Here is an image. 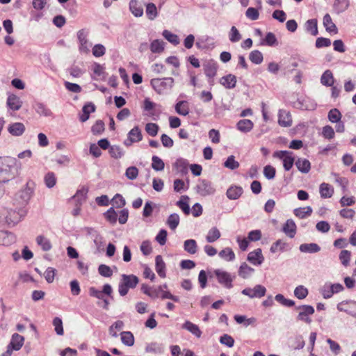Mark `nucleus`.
<instances>
[{
  "label": "nucleus",
  "instance_id": "f257e3e1",
  "mask_svg": "<svg viewBox=\"0 0 356 356\" xmlns=\"http://www.w3.org/2000/svg\"><path fill=\"white\" fill-rule=\"evenodd\" d=\"M21 163L15 158L0 157V183H6L14 179L19 173Z\"/></svg>",
  "mask_w": 356,
  "mask_h": 356
},
{
  "label": "nucleus",
  "instance_id": "f03ea898",
  "mask_svg": "<svg viewBox=\"0 0 356 356\" xmlns=\"http://www.w3.org/2000/svg\"><path fill=\"white\" fill-rule=\"evenodd\" d=\"M26 212L22 207L13 208L2 207L0 208V222L9 225H15L25 216Z\"/></svg>",
  "mask_w": 356,
  "mask_h": 356
},
{
  "label": "nucleus",
  "instance_id": "7ed1b4c3",
  "mask_svg": "<svg viewBox=\"0 0 356 356\" xmlns=\"http://www.w3.org/2000/svg\"><path fill=\"white\" fill-rule=\"evenodd\" d=\"M150 83L158 94L165 95L172 88L175 80L172 77L155 78L151 80Z\"/></svg>",
  "mask_w": 356,
  "mask_h": 356
},
{
  "label": "nucleus",
  "instance_id": "20e7f679",
  "mask_svg": "<svg viewBox=\"0 0 356 356\" xmlns=\"http://www.w3.org/2000/svg\"><path fill=\"white\" fill-rule=\"evenodd\" d=\"M35 186L34 181L29 180L25 186L16 194V200L19 201L20 207L28 204L34 193Z\"/></svg>",
  "mask_w": 356,
  "mask_h": 356
},
{
  "label": "nucleus",
  "instance_id": "39448f33",
  "mask_svg": "<svg viewBox=\"0 0 356 356\" xmlns=\"http://www.w3.org/2000/svg\"><path fill=\"white\" fill-rule=\"evenodd\" d=\"M273 157L282 159L283 161V166L286 171H289L295 161V159L293 156V152L289 151H276L273 153Z\"/></svg>",
  "mask_w": 356,
  "mask_h": 356
},
{
  "label": "nucleus",
  "instance_id": "423d86ee",
  "mask_svg": "<svg viewBox=\"0 0 356 356\" xmlns=\"http://www.w3.org/2000/svg\"><path fill=\"white\" fill-rule=\"evenodd\" d=\"M296 310L298 312L297 320L305 322L307 324L312 323L311 316L314 313V308L312 306L303 305L296 307Z\"/></svg>",
  "mask_w": 356,
  "mask_h": 356
},
{
  "label": "nucleus",
  "instance_id": "0eeeda50",
  "mask_svg": "<svg viewBox=\"0 0 356 356\" xmlns=\"http://www.w3.org/2000/svg\"><path fill=\"white\" fill-rule=\"evenodd\" d=\"M24 338L17 333L13 334L11 341L7 346V350L1 356H10L13 350H19L23 346Z\"/></svg>",
  "mask_w": 356,
  "mask_h": 356
},
{
  "label": "nucleus",
  "instance_id": "6e6552de",
  "mask_svg": "<svg viewBox=\"0 0 356 356\" xmlns=\"http://www.w3.org/2000/svg\"><path fill=\"white\" fill-rule=\"evenodd\" d=\"M215 188L210 181L206 179L200 180L196 185V191L202 196H207L215 193Z\"/></svg>",
  "mask_w": 356,
  "mask_h": 356
},
{
  "label": "nucleus",
  "instance_id": "1a4fd4ad",
  "mask_svg": "<svg viewBox=\"0 0 356 356\" xmlns=\"http://www.w3.org/2000/svg\"><path fill=\"white\" fill-rule=\"evenodd\" d=\"M266 292V288L260 284L256 285L254 288H245L242 291V293L250 298H261L265 296Z\"/></svg>",
  "mask_w": 356,
  "mask_h": 356
},
{
  "label": "nucleus",
  "instance_id": "9d476101",
  "mask_svg": "<svg viewBox=\"0 0 356 356\" xmlns=\"http://www.w3.org/2000/svg\"><path fill=\"white\" fill-rule=\"evenodd\" d=\"M214 274L216 276L218 282L222 284L227 289H231L232 287L233 279L229 273L218 269L214 271Z\"/></svg>",
  "mask_w": 356,
  "mask_h": 356
},
{
  "label": "nucleus",
  "instance_id": "9b49d317",
  "mask_svg": "<svg viewBox=\"0 0 356 356\" xmlns=\"http://www.w3.org/2000/svg\"><path fill=\"white\" fill-rule=\"evenodd\" d=\"M112 293H113L112 287L108 284H106L104 285L103 290L102 291L97 290L95 287H90L89 289V295L90 296L97 298L100 300L104 299V294L111 296Z\"/></svg>",
  "mask_w": 356,
  "mask_h": 356
},
{
  "label": "nucleus",
  "instance_id": "f8f14e48",
  "mask_svg": "<svg viewBox=\"0 0 356 356\" xmlns=\"http://www.w3.org/2000/svg\"><path fill=\"white\" fill-rule=\"evenodd\" d=\"M143 136L140 131V129L138 126L134 127L128 133V138L124 141V144L126 146H130L134 143L139 142L142 140Z\"/></svg>",
  "mask_w": 356,
  "mask_h": 356
},
{
  "label": "nucleus",
  "instance_id": "ddd939ff",
  "mask_svg": "<svg viewBox=\"0 0 356 356\" xmlns=\"http://www.w3.org/2000/svg\"><path fill=\"white\" fill-rule=\"evenodd\" d=\"M88 32L85 29L79 30L77 33V38L79 42V51L82 53L89 52V44L87 40Z\"/></svg>",
  "mask_w": 356,
  "mask_h": 356
},
{
  "label": "nucleus",
  "instance_id": "4468645a",
  "mask_svg": "<svg viewBox=\"0 0 356 356\" xmlns=\"http://www.w3.org/2000/svg\"><path fill=\"white\" fill-rule=\"evenodd\" d=\"M337 309L356 317V301L341 302L337 305Z\"/></svg>",
  "mask_w": 356,
  "mask_h": 356
},
{
  "label": "nucleus",
  "instance_id": "2eb2a0df",
  "mask_svg": "<svg viewBox=\"0 0 356 356\" xmlns=\"http://www.w3.org/2000/svg\"><path fill=\"white\" fill-rule=\"evenodd\" d=\"M278 123L284 127H290L292 124V118L290 112L281 109L278 113Z\"/></svg>",
  "mask_w": 356,
  "mask_h": 356
},
{
  "label": "nucleus",
  "instance_id": "dca6fc26",
  "mask_svg": "<svg viewBox=\"0 0 356 356\" xmlns=\"http://www.w3.org/2000/svg\"><path fill=\"white\" fill-rule=\"evenodd\" d=\"M248 260L254 265H261L264 260L261 250L258 248L250 252L248 255Z\"/></svg>",
  "mask_w": 356,
  "mask_h": 356
},
{
  "label": "nucleus",
  "instance_id": "f3484780",
  "mask_svg": "<svg viewBox=\"0 0 356 356\" xmlns=\"http://www.w3.org/2000/svg\"><path fill=\"white\" fill-rule=\"evenodd\" d=\"M8 131L13 136H19L25 131V126L23 123L15 122L8 126Z\"/></svg>",
  "mask_w": 356,
  "mask_h": 356
},
{
  "label": "nucleus",
  "instance_id": "a211bd4d",
  "mask_svg": "<svg viewBox=\"0 0 356 356\" xmlns=\"http://www.w3.org/2000/svg\"><path fill=\"white\" fill-rule=\"evenodd\" d=\"M220 83L225 88H234L236 84V77L232 74H227L220 79Z\"/></svg>",
  "mask_w": 356,
  "mask_h": 356
},
{
  "label": "nucleus",
  "instance_id": "6ab92c4d",
  "mask_svg": "<svg viewBox=\"0 0 356 356\" xmlns=\"http://www.w3.org/2000/svg\"><path fill=\"white\" fill-rule=\"evenodd\" d=\"M323 23L327 32L334 34H337L338 33L337 27L332 22V17L329 14H325L324 15Z\"/></svg>",
  "mask_w": 356,
  "mask_h": 356
},
{
  "label": "nucleus",
  "instance_id": "aec40b11",
  "mask_svg": "<svg viewBox=\"0 0 356 356\" xmlns=\"http://www.w3.org/2000/svg\"><path fill=\"white\" fill-rule=\"evenodd\" d=\"M121 282L129 289H134L138 284L139 280L134 275H122Z\"/></svg>",
  "mask_w": 356,
  "mask_h": 356
},
{
  "label": "nucleus",
  "instance_id": "412c9836",
  "mask_svg": "<svg viewBox=\"0 0 356 356\" xmlns=\"http://www.w3.org/2000/svg\"><path fill=\"white\" fill-rule=\"evenodd\" d=\"M15 241V236L13 233L0 230V245H9Z\"/></svg>",
  "mask_w": 356,
  "mask_h": 356
},
{
  "label": "nucleus",
  "instance_id": "4be33fe9",
  "mask_svg": "<svg viewBox=\"0 0 356 356\" xmlns=\"http://www.w3.org/2000/svg\"><path fill=\"white\" fill-rule=\"evenodd\" d=\"M295 164L298 169L302 173H307L311 169V163L309 160L302 158H298Z\"/></svg>",
  "mask_w": 356,
  "mask_h": 356
},
{
  "label": "nucleus",
  "instance_id": "5701e85b",
  "mask_svg": "<svg viewBox=\"0 0 356 356\" xmlns=\"http://www.w3.org/2000/svg\"><path fill=\"white\" fill-rule=\"evenodd\" d=\"M284 232L290 238H293L296 232V225L293 220H287L283 227Z\"/></svg>",
  "mask_w": 356,
  "mask_h": 356
},
{
  "label": "nucleus",
  "instance_id": "b1692460",
  "mask_svg": "<svg viewBox=\"0 0 356 356\" xmlns=\"http://www.w3.org/2000/svg\"><path fill=\"white\" fill-rule=\"evenodd\" d=\"M319 191L322 198H330L334 193V188L327 183H322L320 185Z\"/></svg>",
  "mask_w": 356,
  "mask_h": 356
},
{
  "label": "nucleus",
  "instance_id": "393cba45",
  "mask_svg": "<svg viewBox=\"0 0 356 356\" xmlns=\"http://www.w3.org/2000/svg\"><path fill=\"white\" fill-rule=\"evenodd\" d=\"M182 328L186 329L188 332H191L197 338H200L202 335V331L200 330L199 327L191 321H186L182 325Z\"/></svg>",
  "mask_w": 356,
  "mask_h": 356
},
{
  "label": "nucleus",
  "instance_id": "a878e982",
  "mask_svg": "<svg viewBox=\"0 0 356 356\" xmlns=\"http://www.w3.org/2000/svg\"><path fill=\"white\" fill-rule=\"evenodd\" d=\"M95 106L92 103L85 104L82 108L83 113L80 115V120L83 122L88 120L90 113L95 112Z\"/></svg>",
  "mask_w": 356,
  "mask_h": 356
},
{
  "label": "nucleus",
  "instance_id": "bb28decb",
  "mask_svg": "<svg viewBox=\"0 0 356 356\" xmlns=\"http://www.w3.org/2000/svg\"><path fill=\"white\" fill-rule=\"evenodd\" d=\"M300 252L308 253H316L321 250L320 246L314 243H302L299 248Z\"/></svg>",
  "mask_w": 356,
  "mask_h": 356
},
{
  "label": "nucleus",
  "instance_id": "cd10ccee",
  "mask_svg": "<svg viewBox=\"0 0 356 356\" xmlns=\"http://www.w3.org/2000/svg\"><path fill=\"white\" fill-rule=\"evenodd\" d=\"M8 107L13 111H18L22 106V102L19 97L16 95H10L7 100Z\"/></svg>",
  "mask_w": 356,
  "mask_h": 356
},
{
  "label": "nucleus",
  "instance_id": "c85d7f7f",
  "mask_svg": "<svg viewBox=\"0 0 356 356\" xmlns=\"http://www.w3.org/2000/svg\"><path fill=\"white\" fill-rule=\"evenodd\" d=\"M253 125V122L250 120L245 119L239 120L236 127L241 132L247 133L252 129Z\"/></svg>",
  "mask_w": 356,
  "mask_h": 356
},
{
  "label": "nucleus",
  "instance_id": "c756f323",
  "mask_svg": "<svg viewBox=\"0 0 356 356\" xmlns=\"http://www.w3.org/2000/svg\"><path fill=\"white\" fill-rule=\"evenodd\" d=\"M156 261V271L158 275L161 277H165V264L161 255H157L155 259Z\"/></svg>",
  "mask_w": 356,
  "mask_h": 356
},
{
  "label": "nucleus",
  "instance_id": "7c9ffc66",
  "mask_svg": "<svg viewBox=\"0 0 356 356\" xmlns=\"http://www.w3.org/2000/svg\"><path fill=\"white\" fill-rule=\"evenodd\" d=\"M243 193V188L239 186H231L227 191L226 195L229 200H237Z\"/></svg>",
  "mask_w": 356,
  "mask_h": 356
},
{
  "label": "nucleus",
  "instance_id": "2f4dec72",
  "mask_svg": "<svg viewBox=\"0 0 356 356\" xmlns=\"http://www.w3.org/2000/svg\"><path fill=\"white\" fill-rule=\"evenodd\" d=\"M129 9L132 14L136 17H141L143 15V8L138 3L137 0H131L129 3Z\"/></svg>",
  "mask_w": 356,
  "mask_h": 356
},
{
  "label": "nucleus",
  "instance_id": "473e14b6",
  "mask_svg": "<svg viewBox=\"0 0 356 356\" xmlns=\"http://www.w3.org/2000/svg\"><path fill=\"white\" fill-rule=\"evenodd\" d=\"M175 111L181 115H187L189 113L188 103L186 101H179L175 105Z\"/></svg>",
  "mask_w": 356,
  "mask_h": 356
},
{
  "label": "nucleus",
  "instance_id": "72a5a7b5",
  "mask_svg": "<svg viewBox=\"0 0 356 356\" xmlns=\"http://www.w3.org/2000/svg\"><path fill=\"white\" fill-rule=\"evenodd\" d=\"M184 250L191 254H194L197 252V245L194 239H188L184 243Z\"/></svg>",
  "mask_w": 356,
  "mask_h": 356
},
{
  "label": "nucleus",
  "instance_id": "f704fd0d",
  "mask_svg": "<svg viewBox=\"0 0 356 356\" xmlns=\"http://www.w3.org/2000/svg\"><path fill=\"white\" fill-rule=\"evenodd\" d=\"M321 83L325 86H332L334 83V77L329 70L324 72L321 78Z\"/></svg>",
  "mask_w": 356,
  "mask_h": 356
},
{
  "label": "nucleus",
  "instance_id": "c9c22d12",
  "mask_svg": "<svg viewBox=\"0 0 356 356\" xmlns=\"http://www.w3.org/2000/svg\"><path fill=\"white\" fill-rule=\"evenodd\" d=\"M318 22L316 19H309L305 23V29L307 32H309L312 35L318 34Z\"/></svg>",
  "mask_w": 356,
  "mask_h": 356
},
{
  "label": "nucleus",
  "instance_id": "e433bc0d",
  "mask_svg": "<svg viewBox=\"0 0 356 356\" xmlns=\"http://www.w3.org/2000/svg\"><path fill=\"white\" fill-rule=\"evenodd\" d=\"M204 73L207 76L213 78L216 76L217 72V65L213 62H208L204 65Z\"/></svg>",
  "mask_w": 356,
  "mask_h": 356
},
{
  "label": "nucleus",
  "instance_id": "4c0bfd02",
  "mask_svg": "<svg viewBox=\"0 0 356 356\" xmlns=\"http://www.w3.org/2000/svg\"><path fill=\"white\" fill-rule=\"evenodd\" d=\"M254 268L249 266L246 263H243L238 270V275L243 279L248 278L253 272Z\"/></svg>",
  "mask_w": 356,
  "mask_h": 356
},
{
  "label": "nucleus",
  "instance_id": "58836bf2",
  "mask_svg": "<svg viewBox=\"0 0 356 356\" xmlns=\"http://www.w3.org/2000/svg\"><path fill=\"white\" fill-rule=\"evenodd\" d=\"M88 188L86 187H82L81 189L78 190L76 194L73 196V199L79 204H82V203L86 200V195L88 193Z\"/></svg>",
  "mask_w": 356,
  "mask_h": 356
},
{
  "label": "nucleus",
  "instance_id": "ea45409f",
  "mask_svg": "<svg viewBox=\"0 0 356 356\" xmlns=\"http://www.w3.org/2000/svg\"><path fill=\"white\" fill-rule=\"evenodd\" d=\"M122 342L127 346H132L134 344V337L131 332H122L120 334Z\"/></svg>",
  "mask_w": 356,
  "mask_h": 356
},
{
  "label": "nucleus",
  "instance_id": "a19ab883",
  "mask_svg": "<svg viewBox=\"0 0 356 356\" xmlns=\"http://www.w3.org/2000/svg\"><path fill=\"white\" fill-rule=\"evenodd\" d=\"M349 6L348 0H336L334 3L333 7L337 13H341L345 11Z\"/></svg>",
  "mask_w": 356,
  "mask_h": 356
},
{
  "label": "nucleus",
  "instance_id": "79ce46f5",
  "mask_svg": "<svg viewBox=\"0 0 356 356\" xmlns=\"http://www.w3.org/2000/svg\"><path fill=\"white\" fill-rule=\"evenodd\" d=\"M164 42L161 40H154L150 44V50L152 53L160 54L164 50Z\"/></svg>",
  "mask_w": 356,
  "mask_h": 356
},
{
  "label": "nucleus",
  "instance_id": "37998d69",
  "mask_svg": "<svg viewBox=\"0 0 356 356\" xmlns=\"http://www.w3.org/2000/svg\"><path fill=\"white\" fill-rule=\"evenodd\" d=\"M159 292V296L163 299H170L175 302H179V299L177 296H173L169 291L163 289V286H159L156 288Z\"/></svg>",
  "mask_w": 356,
  "mask_h": 356
},
{
  "label": "nucleus",
  "instance_id": "c03bdc74",
  "mask_svg": "<svg viewBox=\"0 0 356 356\" xmlns=\"http://www.w3.org/2000/svg\"><path fill=\"white\" fill-rule=\"evenodd\" d=\"M146 15L150 20H153L157 17V8L154 3H149L146 5Z\"/></svg>",
  "mask_w": 356,
  "mask_h": 356
},
{
  "label": "nucleus",
  "instance_id": "a18cd8bd",
  "mask_svg": "<svg viewBox=\"0 0 356 356\" xmlns=\"http://www.w3.org/2000/svg\"><path fill=\"white\" fill-rule=\"evenodd\" d=\"M312 213V209L310 207H306L303 208H298L294 210V214L296 216L302 219L307 216H309Z\"/></svg>",
  "mask_w": 356,
  "mask_h": 356
},
{
  "label": "nucleus",
  "instance_id": "49530a36",
  "mask_svg": "<svg viewBox=\"0 0 356 356\" xmlns=\"http://www.w3.org/2000/svg\"><path fill=\"white\" fill-rule=\"evenodd\" d=\"M37 243L41 246L44 251H48L51 248L50 241L44 236H38L36 238Z\"/></svg>",
  "mask_w": 356,
  "mask_h": 356
},
{
  "label": "nucleus",
  "instance_id": "de8ad7c7",
  "mask_svg": "<svg viewBox=\"0 0 356 356\" xmlns=\"http://www.w3.org/2000/svg\"><path fill=\"white\" fill-rule=\"evenodd\" d=\"M220 236L221 234L218 229L216 227H213L209 231L206 239L207 242L213 243L217 241L220 237Z\"/></svg>",
  "mask_w": 356,
  "mask_h": 356
},
{
  "label": "nucleus",
  "instance_id": "09e8293b",
  "mask_svg": "<svg viewBox=\"0 0 356 356\" xmlns=\"http://www.w3.org/2000/svg\"><path fill=\"white\" fill-rule=\"evenodd\" d=\"M162 35L168 42L174 45H177L180 42L178 36L168 30H164Z\"/></svg>",
  "mask_w": 356,
  "mask_h": 356
},
{
  "label": "nucleus",
  "instance_id": "8fccbe9b",
  "mask_svg": "<svg viewBox=\"0 0 356 356\" xmlns=\"http://www.w3.org/2000/svg\"><path fill=\"white\" fill-rule=\"evenodd\" d=\"M123 327L124 322L122 321H117L111 326H110L108 330L109 334L113 337H117V332L121 330L123 328Z\"/></svg>",
  "mask_w": 356,
  "mask_h": 356
},
{
  "label": "nucleus",
  "instance_id": "3c124183",
  "mask_svg": "<svg viewBox=\"0 0 356 356\" xmlns=\"http://www.w3.org/2000/svg\"><path fill=\"white\" fill-rule=\"evenodd\" d=\"M249 58L252 63L259 65L263 61V54L259 50H254L250 52Z\"/></svg>",
  "mask_w": 356,
  "mask_h": 356
},
{
  "label": "nucleus",
  "instance_id": "603ef678",
  "mask_svg": "<svg viewBox=\"0 0 356 356\" xmlns=\"http://www.w3.org/2000/svg\"><path fill=\"white\" fill-rule=\"evenodd\" d=\"M219 256L226 261H233L235 259V254L229 248H226L219 252Z\"/></svg>",
  "mask_w": 356,
  "mask_h": 356
},
{
  "label": "nucleus",
  "instance_id": "864d4df0",
  "mask_svg": "<svg viewBox=\"0 0 356 356\" xmlns=\"http://www.w3.org/2000/svg\"><path fill=\"white\" fill-rule=\"evenodd\" d=\"M179 216L178 214L172 213L168 218L167 224L171 229L175 230L179 225Z\"/></svg>",
  "mask_w": 356,
  "mask_h": 356
},
{
  "label": "nucleus",
  "instance_id": "5fc2aeb1",
  "mask_svg": "<svg viewBox=\"0 0 356 356\" xmlns=\"http://www.w3.org/2000/svg\"><path fill=\"white\" fill-rule=\"evenodd\" d=\"M341 113L337 108L331 109L327 115L329 120L332 122H339L341 119Z\"/></svg>",
  "mask_w": 356,
  "mask_h": 356
},
{
  "label": "nucleus",
  "instance_id": "6e6d98bb",
  "mask_svg": "<svg viewBox=\"0 0 356 356\" xmlns=\"http://www.w3.org/2000/svg\"><path fill=\"white\" fill-rule=\"evenodd\" d=\"M152 168L156 171H161L165 168L164 162L157 156H153L152 159Z\"/></svg>",
  "mask_w": 356,
  "mask_h": 356
},
{
  "label": "nucleus",
  "instance_id": "4d7b16f0",
  "mask_svg": "<svg viewBox=\"0 0 356 356\" xmlns=\"http://www.w3.org/2000/svg\"><path fill=\"white\" fill-rule=\"evenodd\" d=\"M105 218L111 224L116 223L118 220V214L113 208H110L106 213H104Z\"/></svg>",
  "mask_w": 356,
  "mask_h": 356
},
{
  "label": "nucleus",
  "instance_id": "13d9d810",
  "mask_svg": "<svg viewBox=\"0 0 356 356\" xmlns=\"http://www.w3.org/2000/svg\"><path fill=\"white\" fill-rule=\"evenodd\" d=\"M163 346L156 342H152L147 345L145 350L148 353H160L163 351Z\"/></svg>",
  "mask_w": 356,
  "mask_h": 356
},
{
  "label": "nucleus",
  "instance_id": "bf43d9fd",
  "mask_svg": "<svg viewBox=\"0 0 356 356\" xmlns=\"http://www.w3.org/2000/svg\"><path fill=\"white\" fill-rule=\"evenodd\" d=\"M294 295L298 299H304L308 295V290L304 286L300 285L295 289Z\"/></svg>",
  "mask_w": 356,
  "mask_h": 356
},
{
  "label": "nucleus",
  "instance_id": "052dcab7",
  "mask_svg": "<svg viewBox=\"0 0 356 356\" xmlns=\"http://www.w3.org/2000/svg\"><path fill=\"white\" fill-rule=\"evenodd\" d=\"M224 166L231 170H235L239 167V163L235 161L233 155L229 156L224 163Z\"/></svg>",
  "mask_w": 356,
  "mask_h": 356
},
{
  "label": "nucleus",
  "instance_id": "680f3d73",
  "mask_svg": "<svg viewBox=\"0 0 356 356\" xmlns=\"http://www.w3.org/2000/svg\"><path fill=\"white\" fill-rule=\"evenodd\" d=\"M125 200L120 194H116L111 200L112 205L116 208H122L125 205Z\"/></svg>",
  "mask_w": 356,
  "mask_h": 356
},
{
  "label": "nucleus",
  "instance_id": "e2e57ef3",
  "mask_svg": "<svg viewBox=\"0 0 356 356\" xmlns=\"http://www.w3.org/2000/svg\"><path fill=\"white\" fill-rule=\"evenodd\" d=\"M53 325L54 326L55 332L58 335H63L64 333L63 321L60 318L55 317L53 320Z\"/></svg>",
  "mask_w": 356,
  "mask_h": 356
},
{
  "label": "nucleus",
  "instance_id": "0e129e2a",
  "mask_svg": "<svg viewBox=\"0 0 356 356\" xmlns=\"http://www.w3.org/2000/svg\"><path fill=\"white\" fill-rule=\"evenodd\" d=\"M229 38L232 42H237L241 39V35L235 26L231 28Z\"/></svg>",
  "mask_w": 356,
  "mask_h": 356
},
{
  "label": "nucleus",
  "instance_id": "69168bd1",
  "mask_svg": "<svg viewBox=\"0 0 356 356\" xmlns=\"http://www.w3.org/2000/svg\"><path fill=\"white\" fill-rule=\"evenodd\" d=\"M188 200V197H182V198L177 203V206L184 211L185 214L187 215L190 213V207L187 202Z\"/></svg>",
  "mask_w": 356,
  "mask_h": 356
},
{
  "label": "nucleus",
  "instance_id": "338daca9",
  "mask_svg": "<svg viewBox=\"0 0 356 356\" xmlns=\"http://www.w3.org/2000/svg\"><path fill=\"white\" fill-rule=\"evenodd\" d=\"M322 135L325 138L331 140L334 138L335 133L331 126L326 125L323 127Z\"/></svg>",
  "mask_w": 356,
  "mask_h": 356
},
{
  "label": "nucleus",
  "instance_id": "774afa93",
  "mask_svg": "<svg viewBox=\"0 0 356 356\" xmlns=\"http://www.w3.org/2000/svg\"><path fill=\"white\" fill-rule=\"evenodd\" d=\"M35 111L40 115H43L44 116H50L51 115L50 109H49L44 104L42 103L36 104Z\"/></svg>",
  "mask_w": 356,
  "mask_h": 356
}]
</instances>
